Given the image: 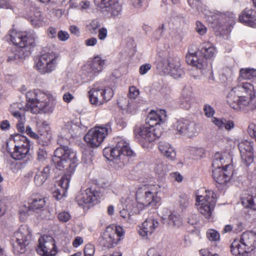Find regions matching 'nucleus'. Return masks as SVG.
<instances>
[{"label":"nucleus","mask_w":256,"mask_h":256,"mask_svg":"<svg viewBox=\"0 0 256 256\" xmlns=\"http://www.w3.org/2000/svg\"><path fill=\"white\" fill-rule=\"evenodd\" d=\"M148 256H162L154 248H150L147 252Z\"/></svg>","instance_id":"nucleus-64"},{"label":"nucleus","mask_w":256,"mask_h":256,"mask_svg":"<svg viewBox=\"0 0 256 256\" xmlns=\"http://www.w3.org/2000/svg\"><path fill=\"white\" fill-rule=\"evenodd\" d=\"M164 25L162 24L156 30L154 34L156 39H159L162 36L163 30H164Z\"/></svg>","instance_id":"nucleus-59"},{"label":"nucleus","mask_w":256,"mask_h":256,"mask_svg":"<svg viewBox=\"0 0 256 256\" xmlns=\"http://www.w3.org/2000/svg\"><path fill=\"white\" fill-rule=\"evenodd\" d=\"M104 156L107 160H116L118 158L124 159V156L128 158L136 157V154L130 149L128 144L124 140L118 142L114 148L108 147L103 150Z\"/></svg>","instance_id":"nucleus-9"},{"label":"nucleus","mask_w":256,"mask_h":256,"mask_svg":"<svg viewBox=\"0 0 256 256\" xmlns=\"http://www.w3.org/2000/svg\"><path fill=\"white\" fill-rule=\"evenodd\" d=\"M32 240L31 232L26 225H22L14 234L13 249L15 254H24Z\"/></svg>","instance_id":"nucleus-8"},{"label":"nucleus","mask_w":256,"mask_h":256,"mask_svg":"<svg viewBox=\"0 0 256 256\" xmlns=\"http://www.w3.org/2000/svg\"><path fill=\"white\" fill-rule=\"evenodd\" d=\"M54 156L60 160H75L77 158L76 152L68 147L57 148L54 150Z\"/></svg>","instance_id":"nucleus-27"},{"label":"nucleus","mask_w":256,"mask_h":256,"mask_svg":"<svg viewBox=\"0 0 256 256\" xmlns=\"http://www.w3.org/2000/svg\"><path fill=\"white\" fill-rule=\"evenodd\" d=\"M140 94V90L134 86H130L128 89V96L132 99H136Z\"/></svg>","instance_id":"nucleus-44"},{"label":"nucleus","mask_w":256,"mask_h":256,"mask_svg":"<svg viewBox=\"0 0 256 256\" xmlns=\"http://www.w3.org/2000/svg\"><path fill=\"white\" fill-rule=\"evenodd\" d=\"M158 190L151 192L146 190L142 192V188H139L136 194V206L140 212L142 210L144 206H148L152 202H156L154 196L157 194Z\"/></svg>","instance_id":"nucleus-17"},{"label":"nucleus","mask_w":256,"mask_h":256,"mask_svg":"<svg viewBox=\"0 0 256 256\" xmlns=\"http://www.w3.org/2000/svg\"><path fill=\"white\" fill-rule=\"evenodd\" d=\"M242 203L246 208H250L256 210V195H250L248 194H244L242 198Z\"/></svg>","instance_id":"nucleus-34"},{"label":"nucleus","mask_w":256,"mask_h":256,"mask_svg":"<svg viewBox=\"0 0 256 256\" xmlns=\"http://www.w3.org/2000/svg\"><path fill=\"white\" fill-rule=\"evenodd\" d=\"M216 201V195L212 191L206 190L204 196L198 195L196 196L197 209L206 218H210L212 215Z\"/></svg>","instance_id":"nucleus-11"},{"label":"nucleus","mask_w":256,"mask_h":256,"mask_svg":"<svg viewBox=\"0 0 256 256\" xmlns=\"http://www.w3.org/2000/svg\"><path fill=\"white\" fill-rule=\"evenodd\" d=\"M204 111L205 115L208 117L212 116L215 112L213 108L208 104L204 106Z\"/></svg>","instance_id":"nucleus-49"},{"label":"nucleus","mask_w":256,"mask_h":256,"mask_svg":"<svg viewBox=\"0 0 256 256\" xmlns=\"http://www.w3.org/2000/svg\"><path fill=\"white\" fill-rule=\"evenodd\" d=\"M6 210V200L2 199L0 200V216H2Z\"/></svg>","instance_id":"nucleus-62"},{"label":"nucleus","mask_w":256,"mask_h":256,"mask_svg":"<svg viewBox=\"0 0 256 256\" xmlns=\"http://www.w3.org/2000/svg\"><path fill=\"white\" fill-rule=\"evenodd\" d=\"M158 150L167 158L174 160L176 156V152L169 144L160 142L158 144Z\"/></svg>","instance_id":"nucleus-30"},{"label":"nucleus","mask_w":256,"mask_h":256,"mask_svg":"<svg viewBox=\"0 0 256 256\" xmlns=\"http://www.w3.org/2000/svg\"><path fill=\"white\" fill-rule=\"evenodd\" d=\"M238 22L256 28V12L252 8H246L239 15Z\"/></svg>","instance_id":"nucleus-25"},{"label":"nucleus","mask_w":256,"mask_h":256,"mask_svg":"<svg viewBox=\"0 0 256 256\" xmlns=\"http://www.w3.org/2000/svg\"><path fill=\"white\" fill-rule=\"evenodd\" d=\"M136 204L134 200H132L130 199L126 200L125 207L120 211V216L126 220H131L132 216L138 214L140 212V210L138 207H136Z\"/></svg>","instance_id":"nucleus-26"},{"label":"nucleus","mask_w":256,"mask_h":256,"mask_svg":"<svg viewBox=\"0 0 256 256\" xmlns=\"http://www.w3.org/2000/svg\"><path fill=\"white\" fill-rule=\"evenodd\" d=\"M36 132H34L29 126H26V133L31 138L35 140L42 146H48L51 142L52 134L50 128L46 121L36 122Z\"/></svg>","instance_id":"nucleus-7"},{"label":"nucleus","mask_w":256,"mask_h":256,"mask_svg":"<svg viewBox=\"0 0 256 256\" xmlns=\"http://www.w3.org/2000/svg\"><path fill=\"white\" fill-rule=\"evenodd\" d=\"M206 235L208 240L212 241L219 240L220 238L219 233L214 230H208Z\"/></svg>","instance_id":"nucleus-43"},{"label":"nucleus","mask_w":256,"mask_h":256,"mask_svg":"<svg viewBox=\"0 0 256 256\" xmlns=\"http://www.w3.org/2000/svg\"><path fill=\"white\" fill-rule=\"evenodd\" d=\"M166 111L164 110H151L146 118V124L144 126L156 128L158 125L164 122L166 118Z\"/></svg>","instance_id":"nucleus-21"},{"label":"nucleus","mask_w":256,"mask_h":256,"mask_svg":"<svg viewBox=\"0 0 256 256\" xmlns=\"http://www.w3.org/2000/svg\"><path fill=\"white\" fill-rule=\"evenodd\" d=\"M217 53L216 47L210 42H204L198 52H192L188 48L186 59L187 64L200 70L202 72L208 67L207 60L214 58Z\"/></svg>","instance_id":"nucleus-3"},{"label":"nucleus","mask_w":256,"mask_h":256,"mask_svg":"<svg viewBox=\"0 0 256 256\" xmlns=\"http://www.w3.org/2000/svg\"><path fill=\"white\" fill-rule=\"evenodd\" d=\"M50 168L48 166L45 167L42 171L38 172L34 176L35 184L40 186H42L48 178Z\"/></svg>","instance_id":"nucleus-33"},{"label":"nucleus","mask_w":256,"mask_h":256,"mask_svg":"<svg viewBox=\"0 0 256 256\" xmlns=\"http://www.w3.org/2000/svg\"><path fill=\"white\" fill-rule=\"evenodd\" d=\"M95 200V196L90 188L81 191L76 198V200L80 206L92 202Z\"/></svg>","instance_id":"nucleus-29"},{"label":"nucleus","mask_w":256,"mask_h":256,"mask_svg":"<svg viewBox=\"0 0 256 256\" xmlns=\"http://www.w3.org/2000/svg\"><path fill=\"white\" fill-rule=\"evenodd\" d=\"M39 244L36 250L38 254L44 256L54 255V250L55 248L54 240L52 236H44L40 238Z\"/></svg>","instance_id":"nucleus-19"},{"label":"nucleus","mask_w":256,"mask_h":256,"mask_svg":"<svg viewBox=\"0 0 256 256\" xmlns=\"http://www.w3.org/2000/svg\"><path fill=\"white\" fill-rule=\"evenodd\" d=\"M256 248V232L246 231L240 240L235 239L230 246L232 253L235 256H252Z\"/></svg>","instance_id":"nucleus-4"},{"label":"nucleus","mask_w":256,"mask_h":256,"mask_svg":"<svg viewBox=\"0 0 256 256\" xmlns=\"http://www.w3.org/2000/svg\"><path fill=\"white\" fill-rule=\"evenodd\" d=\"M70 218V215L66 212H60L58 215V220L62 222H68Z\"/></svg>","instance_id":"nucleus-50"},{"label":"nucleus","mask_w":256,"mask_h":256,"mask_svg":"<svg viewBox=\"0 0 256 256\" xmlns=\"http://www.w3.org/2000/svg\"><path fill=\"white\" fill-rule=\"evenodd\" d=\"M62 99L64 102L70 103L74 99V96L70 92H66L63 95Z\"/></svg>","instance_id":"nucleus-60"},{"label":"nucleus","mask_w":256,"mask_h":256,"mask_svg":"<svg viewBox=\"0 0 256 256\" xmlns=\"http://www.w3.org/2000/svg\"><path fill=\"white\" fill-rule=\"evenodd\" d=\"M97 39L94 37L86 39L84 41L85 44L88 46H94L97 44Z\"/></svg>","instance_id":"nucleus-61"},{"label":"nucleus","mask_w":256,"mask_h":256,"mask_svg":"<svg viewBox=\"0 0 256 256\" xmlns=\"http://www.w3.org/2000/svg\"><path fill=\"white\" fill-rule=\"evenodd\" d=\"M119 0H94L95 4L101 8H108L107 10L113 17L120 14L122 6L118 2Z\"/></svg>","instance_id":"nucleus-20"},{"label":"nucleus","mask_w":256,"mask_h":256,"mask_svg":"<svg viewBox=\"0 0 256 256\" xmlns=\"http://www.w3.org/2000/svg\"><path fill=\"white\" fill-rule=\"evenodd\" d=\"M196 30L198 33L200 35L203 36L204 35L206 31L207 28L200 22L196 21Z\"/></svg>","instance_id":"nucleus-45"},{"label":"nucleus","mask_w":256,"mask_h":256,"mask_svg":"<svg viewBox=\"0 0 256 256\" xmlns=\"http://www.w3.org/2000/svg\"><path fill=\"white\" fill-rule=\"evenodd\" d=\"M48 36L50 38H55L56 36V28L50 26L47 30Z\"/></svg>","instance_id":"nucleus-57"},{"label":"nucleus","mask_w":256,"mask_h":256,"mask_svg":"<svg viewBox=\"0 0 256 256\" xmlns=\"http://www.w3.org/2000/svg\"><path fill=\"white\" fill-rule=\"evenodd\" d=\"M254 90L252 92L248 93L250 97H248V94H245V99L247 102L244 104L242 109L247 107L250 110H254L256 109V96L254 93Z\"/></svg>","instance_id":"nucleus-36"},{"label":"nucleus","mask_w":256,"mask_h":256,"mask_svg":"<svg viewBox=\"0 0 256 256\" xmlns=\"http://www.w3.org/2000/svg\"><path fill=\"white\" fill-rule=\"evenodd\" d=\"M26 17L34 27H40L44 24V18L41 12L35 8L27 12Z\"/></svg>","instance_id":"nucleus-28"},{"label":"nucleus","mask_w":256,"mask_h":256,"mask_svg":"<svg viewBox=\"0 0 256 256\" xmlns=\"http://www.w3.org/2000/svg\"><path fill=\"white\" fill-rule=\"evenodd\" d=\"M180 206L182 210L186 209L189 204V201L187 196H184L180 197Z\"/></svg>","instance_id":"nucleus-47"},{"label":"nucleus","mask_w":256,"mask_h":256,"mask_svg":"<svg viewBox=\"0 0 256 256\" xmlns=\"http://www.w3.org/2000/svg\"><path fill=\"white\" fill-rule=\"evenodd\" d=\"M8 165L13 172H16L24 166L26 162L22 161H9Z\"/></svg>","instance_id":"nucleus-41"},{"label":"nucleus","mask_w":256,"mask_h":256,"mask_svg":"<svg viewBox=\"0 0 256 256\" xmlns=\"http://www.w3.org/2000/svg\"><path fill=\"white\" fill-rule=\"evenodd\" d=\"M154 171L157 174L160 176L164 175L166 172L165 168L162 163L158 164L154 168Z\"/></svg>","instance_id":"nucleus-54"},{"label":"nucleus","mask_w":256,"mask_h":256,"mask_svg":"<svg viewBox=\"0 0 256 256\" xmlns=\"http://www.w3.org/2000/svg\"><path fill=\"white\" fill-rule=\"evenodd\" d=\"M28 103L26 106L28 110L36 114L40 112L48 113L52 111L50 104L52 98L50 92H45L40 90L30 91L26 94Z\"/></svg>","instance_id":"nucleus-2"},{"label":"nucleus","mask_w":256,"mask_h":256,"mask_svg":"<svg viewBox=\"0 0 256 256\" xmlns=\"http://www.w3.org/2000/svg\"><path fill=\"white\" fill-rule=\"evenodd\" d=\"M256 77V69L242 68L240 70L238 80H250Z\"/></svg>","instance_id":"nucleus-35"},{"label":"nucleus","mask_w":256,"mask_h":256,"mask_svg":"<svg viewBox=\"0 0 256 256\" xmlns=\"http://www.w3.org/2000/svg\"><path fill=\"white\" fill-rule=\"evenodd\" d=\"M76 166V162H72L69 168H66L64 176L57 182L58 187H55L52 190L53 197L56 200H60L65 196L69 186L71 175L74 172Z\"/></svg>","instance_id":"nucleus-14"},{"label":"nucleus","mask_w":256,"mask_h":256,"mask_svg":"<svg viewBox=\"0 0 256 256\" xmlns=\"http://www.w3.org/2000/svg\"><path fill=\"white\" fill-rule=\"evenodd\" d=\"M45 204V200L44 198L40 197L34 198L29 202L28 209L32 210L40 209L44 208Z\"/></svg>","instance_id":"nucleus-37"},{"label":"nucleus","mask_w":256,"mask_h":256,"mask_svg":"<svg viewBox=\"0 0 256 256\" xmlns=\"http://www.w3.org/2000/svg\"><path fill=\"white\" fill-rule=\"evenodd\" d=\"M89 62L91 72L98 74L102 70L105 64V60L98 55L94 56L91 60L89 61Z\"/></svg>","instance_id":"nucleus-31"},{"label":"nucleus","mask_w":256,"mask_h":256,"mask_svg":"<svg viewBox=\"0 0 256 256\" xmlns=\"http://www.w3.org/2000/svg\"><path fill=\"white\" fill-rule=\"evenodd\" d=\"M86 27L90 34H96L98 30L100 28V24L98 20H94L87 25Z\"/></svg>","instance_id":"nucleus-40"},{"label":"nucleus","mask_w":256,"mask_h":256,"mask_svg":"<svg viewBox=\"0 0 256 256\" xmlns=\"http://www.w3.org/2000/svg\"><path fill=\"white\" fill-rule=\"evenodd\" d=\"M109 164L110 166H112L114 168L118 169L119 168H122L124 166V163L123 161H108Z\"/></svg>","instance_id":"nucleus-58"},{"label":"nucleus","mask_w":256,"mask_h":256,"mask_svg":"<svg viewBox=\"0 0 256 256\" xmlns=\"http://www.w3.org/2000/svg\"><path fill=\"white\" fill-rule=\"evenodd\" d=\"M113 90L108 86L102 87L96 84L88 92L90 102L96 106L102 105L113 97Z\"/></svg>","instance_id":"nucleus-10"},{"label":"nucleus","mask_w":256,"mask_h":256,"mask_svg":"<svg viewBox=\"0 0 256 256\" xmlns=\"http://www.w3.org/2000/svg\"><path fill=\"white\" fill-rule=\"evenodd\" d=\"M212 122L216 124L219 128H222L224 126L225 122H226V119L220 120L216 118L213 117L212 118Z\"/></svg>","instance_id":"nucleus-52"},{"label":"nucleus","mask_w":256,"mask_h":256,"mask_svg":"<svg viewBox=\"0 0 256 256\" xmlns=\"http://www.w3.org/2000/svg\"><path fill=\"white\" fill-rule=\"evenodd\" d=\"M58 37L60 40L66 41L69 38V34L66 31L60 30L58 33Z\"/></svg>","instance_id":"nucleus-55"},{"label":"nucleus","mask_w":256,"mask_h":256,"mask_svg":"<svg viewBox=\"0 0 256 256\" xmlns=\"http://www.w3.org/2000/svg\"><path fill=\"white\" fill-rule=\"evenodd\" d=\"M94 253V247L90 244H86L84 248L85 256H92Z\"/></svg>","instance_id":"nucleus-46"},{"label":"nucleus","mask_w":256,"mask_h":256,"mask_svg":"<svg viewBox=\"0 0 256 256\" xmlns=\"http://www.w3.org/2000/svg\"><path fill=\"white\" fill-rule=\"evenodd\" d=\"M227 153L225 152H218L215 153L214 157V160H222Z\"/></svg>","instance_id":"nucleus-63"},{"label":"nucleus","mask_w":256,"mask_h":256,"mask_svg":"<svg viewBox=\"0 0 256 256\" xmlns=\"http://www.w3.org/2000/svg\"><path fill=\"white\" fill-rule=\"evenodd\" d=\"M238 147L242 154H248V159L253 160V148L250 142L248 140L242 142L238 144Z\"/></svg>","instance_id":"nucleus-32"},{"label":"nucleus","mask_w":256,"mask_h":256,"mask_svg":"<svg viewBox=\"0 0 256 256\" xmlns=\"http://www.w3.org/2000/svg\"><path fill=\"white\" fill-rule=\"evenodd\" d=\"M177 130L180 134H187L192 136L198 133L196 124L187 120H180L177 122Z\"/></svg>","instance_id":"nucleus-23"},{"label":"nucleus","mask_w":256,"mask_h":256,"mask_svg":"<svg viewBox=\"0 0 256 256\" xmlns=\"http://www.w3.org/2000/svg\"><path fill=\"white\" fill-rule=\"evenodd\" d=\"M166 65L164 66L162 68L168 72L174 78H178L184 74V71L180 68L179 60L170 58L166 60Z\"/></svg>","instance_id":"nucleus-22"},{"label":"nucleus","mask_w":256,"mask_h":256,"mask_svg":"<svg viewBox=\"0 0 256 256\" xmlns=\"http://www.w3.org/2000/svg\"><path fill=\"white\" fill-rule=\"evenodd\" d=\"M166 222L169 226L179 227L182 225V220L180 218L176 215L172 214L169 215L168 220L164 223Z\"/></svg>","instance_id":"nucleus-38"},{"label":"nucleus","mask_w":256,"mask_h":256,"mask_svg":"<svg viewBox=\"0 0 256 256\" xmlns=\"http://www.w3.org/2000/svg\"><path fill=\"white\" fill-rule=\"evenodd\" d=\"M110 128V123L104 126H95L88 131L84 136V140L90 147L95 148L103 142Z\"/></svg>","instance_id":"nucleus-12"},{"label":"nucleus","mask_w":256,"mask_h":256,"mask_svg":"<svg viewBox=\"0 0 256 256\" xmlns=\"http://www.w3.org/2000/svg\"><path fill=\"white\" fill-rule=\"evenodd\" d=\"M30 148L29 140L20 134L11 136L6 142V150L14 160H22L28 154Z\"/></svg>","instance_id":"nucleus-5"},{"label":"nucleus","mask_w":256,"mask_h":256,"mask_svg":"<svg viewBox=\"0 0 256 256\" xmlns=\"http://www.w3.org/2000/svg\"><path fill=\"white\" fill-rule=\"evenodd\" d=\"M58 58V56L53 52L42 54L36 60L34 67L42 74L50 73L57 66Z\"/></svg>","instance_id":"nucleus-13"},{"label":"nucleus","mask_w":256,"mask_h":256,"mask_svg":"<svg viewBox=\"0 0 256 256\" xmlns=\"http://www.w3.org/2000/svg\"><path fill=\"white\" fill-rule=\"evenodd\" d=\"M38 160H44L48 158V154L46 151L43 148H40L37 151Z\"/></svg>","instance_id":"nucleus-48"},{"label":"nucleus","mask_w":256,"mask_h":256,"mask_svg":"<svg viewBox=\"0 0 256 256\" xmlns=\"http://www.w3.org/2000/svg\"><path fill=\"white\" fill-rule=\"evenodd\" d=\"M54 162V167L60 170H62L66 166L67 168H69L70 164L72 162H74V161H52Z\"/></svg>","instance_id":"nucleus-42"},{"label":"nucleus","mask_w":256,"mask_h":256,"mask_svg":"<svg viewBox=\"0 0 256 256\" xmlns=\"http://www.w3.org/2000/svg\"><path fill=\"white\" fill-rule=\"evenodd\" d=\"M10 40L18 47L11 48L8 52V62L25 58L30 54L32 48L35 46V36L30 32L12 30Z\"/></svg>","instance_id":"nucleus-1"},{"label":"nucleus","mask_w":256,"mask_h":256,"mask_svg":"<svg viewBox=\"0 0 256 256\" xmlns=\"http://www.w3.org/2000/svg\"><path fill=\"white\" fill-rule=\"evenodd\" d=\"M190 154L196 157V159L202 158L206 154L205 150L202 148L191 147L190 148Z\"/></svg>","instance_id":"nucleus-39"},{"label":"nucleus","mask_w":256,"mask_h":256,"mask_svg":"<svg viewBox=\"0 0 256 256\" xmlns=\"http://www.w3.org/2000/svg\"><path fill=\"white\" fill-rule=\"evenodd\" d=\"M152 68L150 64H145L142 65L139 68L140 74L142 75L146 74Z\"/></svg>","instance_id":"nucleus-53"},{"label":"nucleus","mask_w":256,"mask_h":256,"mask_svg":"<svg viewBox=\"0 0 256 256\" xmlns=\"http://www.w3.org/2000/svg\"><path fill=\"white\" fill-rule=\"evenodd\" d=\"M254 90V86L248 82L242 83L232 88L226 96V102L232 108L236 110L242 109L244 104L247 102L245 94Z\"/></svg>","instance_id":"nucleus-6"},{"label":"nucleus","mask_w":256,"mask_h":256,"mask_svg":"<svg viewBox=\"0 0 256 256\" xmlns=\"http://www.w3.org/2000/svg\"><path fill=\"white\" fill-rule=\"evenodd\" d=\"M158 226L159 222L156 220L152 218H148L140 226L138 230L139 234L146 238H148V236L154 232Z\"/></svg>","instance_id":"nucleus-24"},{"label":"nucleus","mask_w":256,"mask_h":256,"mask_svg":"<svg viewBox=\"0 0 256 256\" xmlns=\"http://www.w3.org/2000/svg\"><path fill=\"white\" fill-rule=\"evenodd\" d=\"M181 102L180 106L182 108L186 109H188L190 108L191 103L190 98H183Z\"/></svg>","instance_id":"nucleus-56"},{"label":"nucleus","mask_w":256,"mask_h":256,"mask_svg":"<svg viewBox=\"0 0 256 256\" xmlns=\"http://www.w3.org/2000/svg\"><path fill=\"white\" fill-rule=\"evenodd\" d=\"M108 36V30L106 28H100L98 30V38L101 40L106 38Z\"/></svg>","instance_id":"nucleus-51"},{"label":"nucleus","mask_w":256,"mask_h":256,"mask_svg":"<svg viewBox=\"0 0 256 256\" xmlns=\"http://www.w3.org/2000/svg\"><path fill=\"white\" fill-rule=\"evenodd\" d=\"M124 234L122 228L120 226H115L108 227L104 232L101 244L105 248H110L116 246L120 240V237Z\"/></svg>","instance_id":"nucleus-15"},{"label":"nucleus","mask_w":256,"mask_h":256,"mask_svg":"<svg viewBox=\"0 0 256 256\" xmlns=\"http://www.w3.org/2000/svg\"><path fill=\"white\" fill-rule=\"evenodd\" d=\"M139 134L141 137V146L144 148H149L152 142L160 136L162 131L156 128L143 126L140 128Z\"/></svg>","instance_id":"nucleus-16"},{"label":"nucleus","mask_w":256,"mask_h":256,"mask_svg":"<svg viewBox=\"0 0 256 256\" xmlns=\"http://www.w3.org/2000/svg\"><path fill=\"white\" fill-rule=\"evenodd\" d=\"M233 166L230 164L225 166L218 167L212 170V176L216 182L220 184L228 182L232 174Z\"/></svg>","instance_id":"nucleus-18"}]
</instances>
